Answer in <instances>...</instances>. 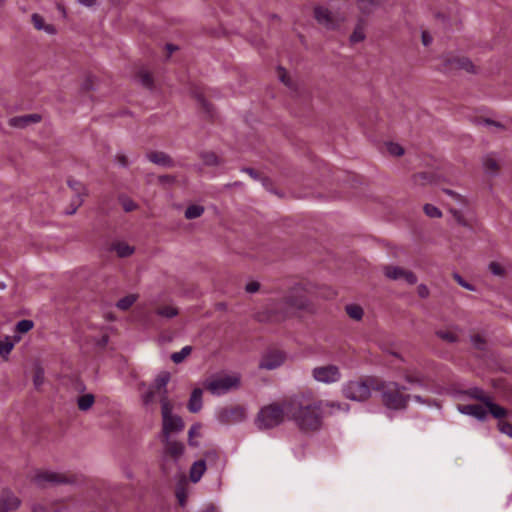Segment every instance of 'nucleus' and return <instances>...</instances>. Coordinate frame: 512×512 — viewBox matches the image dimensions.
Masks as SVG:
<instances>
[{
  "instance_id": "dca6fc26",
  "label": "nucleus",
  "mask_w": 512,
  "mask_h": 512,
  "mask_svg": "<svg viewBox=\"0 0 512 512\" xmlns=\"http://www.w3.org/2000/svg\"><path fill=\"white\" fill-rule=\"evenodd\" d=\"M458 411L461 414L472 416L479 421H485L488 416L487 410L480 404L458 405Z\"/></svg>"
},
{
  "instance_id": "f704fd0d",
  "label": "nucleus",
  "mask_w": 512,
  "mask_h": 512,
  "mask_svg": "<svg viewBox=\"0 0 512 512\" xmlns=\"http://www.w3.org/2000/svg\"><path fill=\"white\" fill-rule=\"evenodd\" d=\"M200 157L206 166H217L221 164V160L214 152H203L200 154Z\"/></svg>"
},
{
  "instance_id": "3c124183",
  "label": "nucleus",
  "mask_w": 512,
  "mask_h": 512,
  "mask_svg": "<svg viewBox=\"0 0 512 512\" xmlns=\"http://www.w3.org/2000/svg\"><path fill=\"white\" fill-rule=\"evenodd\" d=\"M498 429L501 433L508 435L509 437H512V424L507 421H499L498 422Z\"/></svg>"
},
{
  "instance_id": "69168bd1",
  "label": "nucleus",
  "mask_w": 512,
  "mask_h": 512,
  "mask_svg": "<svg viewBox=\"0 0 512 512\" xmlns=\"http://www.w3.org/2000/svg\"><path fill=\"white\" fill-rule=\"evenodd\" d=\"M94 89H95V87H94L93 79L91 77L86 78L85 81L82 83V90L90 91V90H94Z\"/></svg>"
},
{
  "instance_id": "20e7f679",
  "label": "nucleus",
  "mask_w": 512,
  "mask_h": 512,
  "mask_svg": "<svg viewBox=\"0 0 512 512\" xmlns=\"http://www.w3.org/2000/svg\"><path fill=\"white\" fill-rule=\"evenodd\" d=\"M377 383L378 379L373 376L350 380L342 386V393L349 400L364 402L371 397V390H375Z\"/></svg>"
},
{
  "instance_id": "5701e85b",
  "label": "nucleus",
  "mask_w": 512,
  "mask_h": 512,
  "mask_svg": "<svg viewBox=\"0 0 512 512\" xmlns=\"http://www.w3.org/2000/svg\"><path fill=\"white\" fill-rule=\"evenodd\" d=\"M485 409L487 408V412H489L496 419H503L508 415V411L506 408L496 404L490 398L486 404L484 405Z\"/></svg>"
},
{
  "instance_id": "603ef678",
  "label": "nucleus",
  "mask_w": 512,
  "mask_h": 512,
  "mask_svg": "<svg viewBox=\"0 0 512 512\" xmlns=\"http://www.w3.org/2000/svg\"><path fill=\"white\" fill-rule=\"evenodd\" d=\"M203 460H205V463L209 462L215 464L219 460V454L215 450L206 451Z\"/></svg>"
},
{
  "instance_id": "aec40b11",
  "label": "nucleus",
  "mask_w": 512,
  "mask_h": 512,
  "mask_svg": "<svg viewBox=\"0 0 512 512\" xmlns=\"http://www.w3.org/2000/svg\"><path fill=\"white\" fill-rule=\"evenodd\" d=\"M171 375L167 371L161 372L154 380L152 385V389H155L161 392V398L163 399L165 396L168 397L167 384L169 383Z\"/></svg>"
},
{
  "instance_id": "c03bdc74",
  "label": "nucleus",
  "mask_w": 512,
  "mask_h": 512,
  "mask_svg": "<svg viewBox=\"0 0 512 512\" xmlns=\"http://www.w3.org/2000/svg\"><path fill=\"white\" fill-rule=\"evenodd\" d=\"M471 343L474 348L484 351L486 349V340L479 334L472 335L470 337Z\"/></svg>"
},
{
  "instance_id": "ea45409f",
  "label": "nucleus",
  "mask_w": 512,
  "mask_h": 512,
  "mask_svg": "<svg viewBox=\"0 0 512 512\" xmlns=\"http://www.w3.org/2000/svg\"><path fill=\"white\" fill-rule=\"evenodd\" d=\"M436 336L448 343H456L458 341V336L450 331L438 330L436 331Z\"/></svg>"
},
{
  "instance_id": "8fccbe9b",
  "label": "nucleus",
  "mask_w": 512,
  "mask_h": 512,
  "mask_svg": "<svg viewBox=\"0 0 512 512\" xmlns=\"http://www.w3.org/2000/svg\"><path fill=\"white\" fill-rule=\"evenodd\" d=\"M489 271L495 276L503 277L505 275L504 268L497 262H491L489 264Z\"/></svg>"
},
{
  "instance_id": "09e8293b",
  "label": "nucleus",
  "mask_w": 512,
  "mask_h": 512,
  "mask_svg": "<svg viewBox=\"0 0 512 512\" xmlns=\"http://www.w3.org/2000/svg\"><path fill=\"white\" fill-rule=\"evenodd\" d=\"M387 149L391 155L394 156H402L404 154V149L397 143L390 142L387 145Z\"/></svg>"
},
{
  "instance_id": "2f4dec72",
  "label": "nucleus",
  "mask_w": 512,
  "mask_h": 512,
  "mask_svg": "<svg viewBox=\"0 0 512 512\" xmlns=\"http://www.w3.org/2000/svg\"><path fill=\"white\" fill-rule=\"evenodd\" d=\"M345 310L350 318L357 321L361 320L364 315L362 307L356 304L346 305Z\"/></svg>"
},
{
  "instance_id": "a19ab883",
  "label": "nucleus",
  "mask_w": 512,
  "mask_h": 512,
  "mask_svg": "<svg viewBox=\"0 0 512 512\" xmlns=\"http://www.w3.org/2000/svg\"><path fill=\"white\" fill-rule=\"evenodd\" d=\"M201 428L200 423H194L188 431V444L192 447H197L198 442L193 440L194 436H199L198 430Z\"/></svg>"
},
{
  "instance_id": "58836bf2",
  "label": "nucleus",
  "mask_w": 512,
  "mask_h": 512,
  "mask_svg": "<svg viewBox=\"0 0 512 512\" xmlns=\"http://www.w3.org/2000/svg\"><path fill=\"white\" fill-rule=\"evenodd\" d=\"M34 327V322L29 319H23L16 324L15 331L18 333H27Z\"/></svg>"
},
{
  "instance_id": "72a5a7b5",
  "label": "nucleus",
  "mask_w": 512,
  "mask_h": 512,
  "mask_svg": "<svg viewBox=\"0 0 512 512\" xmlns=\"http://www.w3.org/2000/svg\"><path fill=\"white\" fill-rule=\"evenodd\" d=\"M21 337L19 335L14 336V340L11 341L7 336L4 341L0 342L1 355H6L11 352L16 342L20 341Z\"/></svg>"
},
{
  "instance_id": "338daca9",
  "label": "nucleus",
  "mask_w": 512,
  "mask_h": 512,
  "mask_svg": "<svg viewBox=\"0 0 512 512\" xmlns=\"http://www.w3.org/2000/svg\"><path fill=\"white\" fill-rule=\"evenodd\" d=\"M154 400V391L153 389H149L144 395H143V402L145 405L150 404Z\"/></svg>"
},
{
  "instance_id": "9b49d317",
  "label": "nucleus",
  "mask_w": 512,
  "mask_h": 512,
  "mask_svg": "<svg viewBox=\"0 0 512 512\" xmlns=\"http://www.w3.org/2000/svg\"><path fill=\"white\" fill-rule=\"evenodd\" d=\"M384 274L387 278L392 280H403L410 285L417 282V276L410 270H405L398 266L387 265L384 267Z\"/></svg>"
},
{
  "instance_id": "9d476101",
  "label": "nucleus",
  "mask_w": 512,
  "mask_h": 512,
  "mask_svg": "<svg viewBox=\"0 0 512 512\" xmlns=\"http://www.w3.org/2000/svg\"><path fill=\"white\" fill-rule=\"evenodd\" d=\"M286 359L284 352L280 350H269L263 354L259 368L265 370H274L280 367Z\"/></svg>"
},
{
  "instance_id": "c85d7f7f",
  "label": "nucleus",
  "mask_w": 512,
  "mask_h": 512,
  "mask_svg": "<svg viewBox=\"0 0 512 512\" xmlns=\"http://www.w3.org/2000/svg\"><path fill=\"white\" fill-rule=\"evenodd\" d=\"M138 81L147 89H153L154 87V79L150 72L146 70H140L136 75Z\"/></svg>"
},
{
  "instance_id": "c756f323",
  "label": "nucleus",
  "mask_w": 512,
  "mask_h": 512,
  "mask_svg": "<svg viewBox=\"0 0 512 512\" xmlns=\"http://www.w3.org/2000/svg\"><path fill=\"white\" fill-rule=\"evenodd\" d=\"M95 397L93 394H85L78 398L77 404L81 411H87L94 404Z\"/></svg>"
},
{
  "instance_id": "7ed1b4c3",
  "label": "nucleus",
  "mask_w": 512,
  "mask_h": 512,
  "mask_svg": "<svg viewBox=\"0 0 512 512\" xmlns=\"http://www.w3.org/2000/svg\"><path fill=\"white\" fill-rule=\"evenodd\" d=\"M405 390H407L405 386H401L394 381L378 380L375 387V391L380 392L383 406L393 411H401L408 408L411 395L405 394Z\"/></svg>"
},
{
  "instance_id": "b1692460",
  "label": "nucleus",
  "mask_w": 512,
  "mask_h": 512,
  "mask_svg": "<svg viewBox=\"0 0 512 512\" xmlns=\"http://www.w3.org/2000/svg\"><path fill=\"white\" fill-rule=\"evenodd\" d=\"M31 20H32L34 27L37 30H44L46 33L51 34V35L56 33L55 27L51 24L46 25L44 18L40 14H38V13L32 14Z\"/></svg>"
},
{
  "instance_id": "6e6552de",
  "label": "nucleus",
  "mask_w": 512,
  "mask_h": 512,
  "mask_svg": "<svg viewBox=\"0 0 512 512\" xmlns=\"http://www.w3.org/2000/svg\"><path fill=\"white\" fill-rule=\"evenodd\" d=\"M240 386V378L237 376L226 375L210 381L207 389L214 395H222L231 389H237Z\"/></svg>"
},
{
  "instance_id": "393cba45",
  "label": "nucleus",
  "mask_w": 512,
  "mask_h": 512,
  "mask_svg": "<svg viewBox=\"0 0 512 512\" xmlns=\"http://www.w3.org/2000/svg\"><path fill=\"white\" fill-rule=\"evenodd\" d=\"M206 470L205 460H198L193 463L190 469V480L197 483L203 476Z\"/></svg>"
},
{
  "instance_id": "4d7b16f0",
  "label": "nucleus",
  "mask_w": 512,
  "mask_h": 512,
  "mask_svg": "<svg viewBox=\"0 0 512 512\" xmlns=\"http://www.w3.org/2000/svg\"><path fill=\"white\" fill-rule=\"evenodd\" d=\"M241 171L247 173L252 179L257 181H259L262 176L258 171L251 167H243Z\"/></svg>"
},
{
  "instance_id": "412c9836",
  "label": "nucleus",
  "mask_w": 512,
  "mask_h": 512,
  "mask_svg": "<svg viewBox=\"0 0 512 512\" xmlns=\"http://www.w3.org/2000/svg\"><path fill=\"white\" fill-rule=\"evenodd\" d=\"M382 4L383 0H357L358 9L365 16L373 14Z\"/></svg>"
},
{
  "instance_id": "680f3d73",
  "label": "nucleus",
  "mask_w": 512,
  "mask_h": 512,
  "mask_svg": "<svg viewBox=\"0 0 512 512\" xmlns=\"http://www.w3.org/2000/svg\"><path fill=\"white\" fill-rule=\"evenodd\" d=\"M279 71V79L281 82H283L285 85L290 86V78L287 76V72L283 67L278 68Z\"/></svg>"
},
{
  "instance_id": "e433bc0d",
  "label": "nucleus",
  "mask_w": 512,
  "mask_h": 512,
  "mask_svg": "<svg viewBox=\"0 0 512 512\" xmlns=\"http://www.w3.org/2000/svg\"><path fill=\"white\" fill-rule=\"evenodd\" d=\"M87 194H78L76 193L73 199L71 200V206H73V209H69L65 212L66 215H73L76 213L77 209L83 204L84 202V196Z\"/></svg>"
},
{
  "instance_id": "7c9ffc66",
  "label": "nucleus",
  "mask_w": 512,
  "mask_h": 512,
  "mask_svg": "<svg viewBox=\"0 0 512 512\" xmlns=\"http://www.w3.org/2000/svg\"><path fill=\"white\" fill-rule=\"evenodd\" d=\"M204 207L201 205L192 204L188 206L185 210V218L186 219H196L204 213Z\"/></svg>"
},
{
  "instance_id": "4be33fe9",
  "label": "nucleus",
  "mask_w": 512,
  "mask_h": 512,
  "mask_svg": "<svg viewBox=\"0 0 512 512\" xmlns=\"http://www.w3.org/2000/svg\"><path fill=\"white\" fill-rule=\"evenodd\" d=\"M202 389L200 388H195L191 395H190V399L188 401V410L191 412V413H197L201 410L202 408Z\"/></svg>"
},
{
  "instance_id": "bf43d9fd",
  "label": "nucleus",
  "mask_w": 512,
  "mask_h": 512,
  "mask_svg": "<svg viewBox=\"0 0 512 512\" xmlns=\"http://www.w3.org/2000/svg\"><path fill=\"white\" fill-rule=\"evenodd\" d=\"M122 205H123L124 211H126V212H131L137 208V204L133 200L128 199V198H126L122 201Z\"/></svg>"
},
{
  "instance_id": "f03ea898",
  "label": "nucleus",
  "mask_w": 512,
  "mask_h": 512,
  "mask_svg": "<svg viewBox=\"0 0 512 512\" xmlns=\"http://www.w3.org/2000/svg\"><path fill=\"white\" fill-rule=\"evenodd\" d=\"M286 415L303 432H314L323 422L324 401L311 392L295 394L285 400Z\"/></svg>"
},
{
  "instance_id": "f8f14e48",
  "label": "nucleus",
  "mask_w": 512,
  "mask_h": 512,
  "mask_svg": "<svg viewBox=\"0 0 512 512\" xmlns=\"http://www.w3.org/2000/svg\"><path fill=\"white\" fill-rule=\"evenodd\" d=\"M314 18L318 24L329 30L336 29L339 26V23L333 16L332 12L324 6L314 7Z\"/></svg>"
},
{
  "instance_id": "79ce46f5",
  "label": "nucleus",
  "mask_w": 512,
  "mask_h": 512,
  "mask_svg": "<svg viewBox=\"0 0 512 512\" xmlns=\"http://www.w3.org/2000/svg\"><path fill=\"white\" fill-rule=\"evenodd\" d=\"M196 99L198 103L201 105L204 112L207 113L210 117H212L213 105L210 102H208L202 94H196Z\"/></svg>"
},
{
  "instance_id": "2eb2a0df",
  "label": "nucleus",
  "mask_w": 512,
  "mask_h": 512,
  "mask_svg": "<svg viewBox=\"0 0 512 512\" xmlns=\"http://www.w3.org/2000/svg\"><path fill=\"white\" fill-rule=\"evenodd\" d=\"M21 505V500L9 488H3L0 494V509L15 511Z\"/></svg>"
},
{
  "instance_id": "37998d69",
  "label": "nucleus",
  "mask_w": 512,
  "mask_h": 512,
  "mask_svg": "<svg viewBox=\"0 0 512 512\" xmlns=\"http://www.w3.org/2000/svg\"><path fill=\"white\" fill-rule=\"evenodd\" d=\"M67 184L75 192V194H87L86 187L80 181L75 179H68Z\"/></svg>"
},
{
  "instance_id": "473e14b6",
  "label": "nucleus",
  "mask_w": 512,
  "mask_h": 512,
  "mask_svg": "<svg viewBox=\"0 0 512 512\" xmlns=\"http://www.w3.org/2000/svg\"><path fill=\"white\" fill-rule=\"evenodd\" d=\"M137 300V296L134 294L127 295L118 300L116 307L120 310H128Z\"/></svg>"
},
{
  "instance_id": "423d86ee",
  "label": "nucleus",
  "mask_w": 512,
  "mask_h": 512,
  "mask_svg": "<svg viewBox=\"0 0 512 512\" xmlns=\"http://www.w3.org/2000/svg\"><path fill=\"white\" fill-rule=\"evenodd\" d=\"M286 415L285 400L282 404L271 403L262 407L257 413L256 425L261 430L272 429L284 422Z\"/></svg>"
},
{
  "instance_id": "a211bd4d",
  "label": "nucleus",
  "mask_w": 512,
  "mask_h": 512,
  "mask_svg": "<svg viewBox=\"0 0 512 512\" xmlns=\"http://www.w3.org/2000/svg\"><path fill=\"white\" fill-rule=\"evenodd\" d=\"M41 121L39 114H27L22 116H16L9 119V125L15 128H25L31 124L38 123Z\"/></svg>"
},
{
  "instance_id": "e2e57ef3",
  "label": "nucleus",
  "mask_w": 512,
  "mask_h": 512,
  "mask_svg": "<svg viewBox=\"0 0 512 512\" xmlns=\"http://www.w3.org/2000/svg\"><path fill=\"white\" fill-rule=\"evenodd\" d=\"M260 289V284L256 281H252L246 284L245 290L248 293H255Z\"/></svg>"
},
{
  "instance_id": "de8ad7c7",
  "label": "nucleus",
  "mask_w": 512,
  "mask_h": 512,
  "mask_svg": "<svg viewBox=\"0 0 512 512\" xmlns=\"http://www.w3.org/2000/svg\"><path fill=\"white\" fill-rule=\"evenodd\" d=\"M483 166L487 172H496L498 170V164L496 160L491 157L484 158Z\"/></svg>"
},
{
  "instance_id": "ddd939ff",
  "label": "nucleus",
  "mask_w": 512,
  "mask_h": 512,
  "mask_svg": "<svg viewBox=\"0 0 512 512\" xmlns=\"http://www.w3.org/2000/svg\"><path fill=\"white\" fill-rule=\"evenodd\" d=\"M245 417V409L239 405L223 408L219 412V420L225 424L241 422Z\"/></svg>"
},
{
  "instance_id": "f3484780",
  "label": "nucleus",
  "mask_w": 512,
  "mask_h": 512,
  "mask_svg": "<svg viewBox=\"0 0 512 512\" xmlns=\"http://www.w3.org/2000/svg\"><path fill=\"white\" fill-rule=\"evenodd\" d=\"M146 157L150 162L159 166L168 168L175 166V161L172 159V157L169 154L162 151L149 152L147 153Z\"/></svg>"
},
{
  "instance_id": "49530a36",
  "label": "nucleus",
  "mask_w": 512,
  "mask_h": 512,
  "mask_svg": "<svg viewBox=\"0 0 512 512\" xmlns=\"http://www.w3.org/2000/svg\"><path fill=\"white\" fill-rule=\"evenodd\" d=\"M453 278L464 289H467L469 291H476V287L473 284L464 280L460 274L454 273Z\"/></svg>"
},
{
  "instance_id": "4c0bfd02",
  "label": "nucleus",
  "mask_w": 512,
  "mask_h": 512,
  "mask_svg": "<svg viewBox=\"0 0 512 512\" xmlns=\"http://www.w3.org/2000/svg\"><path fill=\"white\" fill-rule=\"evenodd\" d=\"M156 314L166 318H173L178 315V309L171 306H163L156 310Z\"/></svg>"
},
{
  "instance_id": "1a4fd4ad",
  "label": "nucleus",
  "mask_w": 512,
  "mask_h": 512,
  "mask_svg": "<svg viewBox=\"0 0 512 512\" xmlns=\"http://www.w3.org/2000/svg\"><path fill=\"white\" fill-rule=\"evenodd\" d=\"M312 376L317 382L325 384L336 383L342 377L339 367L333 364L315 367Z\"/></svg>"
},
{
  "instance_id": "c9c22d12",
  "label": "nucleus",
  "mask_w": 512,
  "mask_h": 512,
  "mask_svg": "<svg viewBox=\"0 0 512 512\" xmlns=\"http://www.w3.org/2000/svg\"><path fill=\"white\" fill-rule=\"evenodd\" d=\"M191 352H192V347L191 346H185L179 352H174L171 355V360L175 364H179V363L183 362L184 359L191 354Z\"/></svg>"
},
{
  "instance_id": "0e129e2a",
  "label": "nucleus",
  "mask_w": 512,
  "mask_h": 512,
  "mask_svg": "<svg viewBox=\"0 0 512 512\" xmlns=\"http://www.w3.org/2000/svg\"><path fill=\"white\" fill-rule=\"evenodd\" d=\"M405 381H407L408 383H411V384H417L419 386H423L424 383H423V380L417 376H412V375H405L404 377Z\"/></svg>"
},
{
  "instance_id": "bb28decb",
  "label": "nucleus",
  "mask_w": 512,
  "mask_h": 512,
  "mask_svg": "<svg viewBox=\"0 0 512 512\" xmlns=\"http://www.w3.org/2000/svg\"><path fill=\"white\" fill-rule=\"evenodd\" d=\"M112 250L115 251L120 258H125L133 254L134 248L125 242H118L112 245Z\"/></svg>"
},
{
  "instance_id": "cd10ccee",
  "label": "nucleus",
  "mask_w": 512,
  "mask_h": 512,
  "mask_svg": "<svg viewBox=\"0 0 512 512\" xmlns=\"http://www.w3.org/2000/svg\"><path fill=\"white\" fill-rule=\"evenodd\" d=\"M366 35L364 33V20L363 19H359L353 33L350 35V42L352 44H355V43H358V42H361L365 39Z\"/></svg>"
},
{
  "instance_id": "864d4df0",
  "label": "nucleus",
  "mask_w": 512,
  "mask_h": 512,
  "mask_svg": "<svg viewBox=\"0 0 512 512\" xmlns=\"http://www.w3.org/2000/svg\"><path fill=\"white\" fill-rule=\"evenodd\" d=\"M33 382L36 387H39L44 382V371L42 368H37L33 377Z\"/></svg>"
},
{
  "instance_id": "5fc2aeb1",
  "label": "nucleus",
  "mask_w": 512,
  "mask_h": 512,
  "mask_svg": "<svg viewBox=\"0 0 512 512\" xmlns=\"http://www.w3.org/2000/svg\"><path fill=\"white\" fill-rule=\"evenodd\" d=\"M158 182L161 185H172L176 182V177L173 175H160L158 176Z\"/></svg>"
},
{
  "instance_id": "052dcab7",
  "label": "nucleus",
  "mask_w": 512,
  "mask_h": 512,
  "mask_svg": "<svg viewBox=\"0 0 512 512\" xmlns=\"http://www.w3.org/2000/svg\"><path fill=\"white\" fill-rule=\"evenodd\" d=\"M443 192L447 195H449L450 197H452L454 200H456L457 202L459 203H462L464 204L465 203V199L463 196H461L460 194H458L457 192L451 190V189H443Z\"/></svg>"
},
{
  "instance_id": "4468645a",
  "label": "nucleus",
  "mask_w": 512,
  "mask_h": 512,
  "mask_svg": "<svg viewBox=\"0 0 512 512\" xmlns=\"http://www.w3.org/2000/svg\"><path fill=\"white\" fill-rule=\"evenodd\" d=\"M35 481L39 486L44 487L46 483L58 485L70 483V479L61 473L46 471L36 475Z\"/></svg>"
},
{
  "instance_id": "13d9d810",
  "label": "nucleus",
  "mask_w": 512,
  "mask_h": 512,
  "mask_svg": "<svg viewBox=\"0 0 512 512\" xmlns=\"http://www.w3.org/2000/svg\"><path fill=\"white\" fill-rule=\"evenodd\" d=\"M450 212L452 213L453 217L455 218V220L462 226H467V222L463 216V214L459 211V210H456V209H451Z\"/></svg>"
},
{
  "instance_id": "39448f33",
  "label": "nucleus",
  "mask_w": 512,
  "mask_h": 512,
  "mask_svg": "<svg viewBox=\"0 0 512 512\" xmlns=\"http://www.w3.org/2000/svg\"><path fill=\"white\" fill-rule=\"evenodd\" d=\"M161 404V417H162V429L160 438H171V435L181 433L185 428V423L179 415L173 414V404L169 397L160 399Z\"/></svg>"
},
{
  "instance_id": "f257e3e1",
  "label": "nucleus",
  "mask_w": 512,
  "mask_h": 512,
  "mask_svg": "<svg viewBox=\"0 0 512 512\" xmlns=\"http://www.w3.org/2000/svg\"><path fill=\"white\" fill-rule=\"evenodd\" d=\"M298 311L314 312V307L307 297L306 289L301 284L292 286L281 299H271L254 314L261 323L282 322Z\"/></svg>"
},
{
  "instance_id": "774afa93",
  "label": "nucleus",
  "mask_w": 512,
  "mask_h": 512,
  "mask_svg": "<svg viewBox=\"0 0 512 512\" xmlns=\"http://www.w3.org/2000/svg\"><path fill=\"white\" fill-rule=\"evenodd\" d=\"M421 39H422V43H423L424 46L430 45L432 43V41H433L432 36L427 31H423L422 32Z\"/></svg>"
},
{
  "instance_id": "0eeeda50",
  "label": "nucleus",
  "mask_w": 512,
  "mask_h": 512,
  "mask_svg": "<svg viewBox=\"0 0 512 512\" xmlns=\"http://www.w3.org/2000/svg\"><path fill=\"white\" fill-rule=\"evenodd\" d=\"M459 70H464L471 74H475L477 72L475 65L467 57H446L443 59V62L439 67V71L445 74H450Z\"/></svg>"
},
{
  "instance_id": "a878e982",
  "label": "nucleus",
  "mask_w": 512,
  "mask_h": 512,
  "mask_svg": "<svg viewBox=\"0 0 512 512\" xmlns=\"http://www.w3.org/2000/svg\"><path fill=\"white\" fill-rule=\"evenodd\" d=\"M464 394L469 396L470 398L472 399H475V400H478L480 401L481 403H483L484 405L486 404V402L491 398L490 396H488L483 389L479 388V387H472V388H469L467 389L466 391H464Z\"/></svg>"
},
{
  "instance_id": "6ab92c4d",
  "label": "nucleus",
  "mask_w": 512,
  "mask_h": 512,
  "mask_svg": "<svg viewBox=\"0 0 512 512\" xmlns=\"http://www.w3.org/2000/svg\"><path fill=\"white\" fill-rule=\"evenodd\" d=\"M160 440L165 446L166 454L170 455L172 458L177 460L183 455L185 447L182 442L171 440V438H168V441L165 440V438H160Z\"/></svg>"
},
{
  "instance_id": "6e6d98bb",
  "label": "nucleus",
  "mask_w": 512,
  "mask_h": 512,
  "mask_svg": "<svg viewBox=\"0 0 512 512\" xmlns=\"http://www.w3.org/2000/svg\"><path fill=\"white\" fill-rule=\"evenodd\" d=\"M324 407H329L333 410H345L348 411L349 405L348 404H342L339 402H324Z\"/></svg>"
},
{
  "instance_id": "a18cd8bd",
  "label": "nucleus",
  "mask_w": 512,
  "mask_h": 512,
  "mask_svg": "<svg viewBox=\"0 0 512 512\" xmlns=\"http://www.w3.org/2000/svg\"><path fill=\"white\" fill-rule=\"evenodd\" d=\"M424 212L427 216L431 218H440L442 216V212L439 208L432 204H425L424 205Z\"/></svg>"
}]
</instances>
